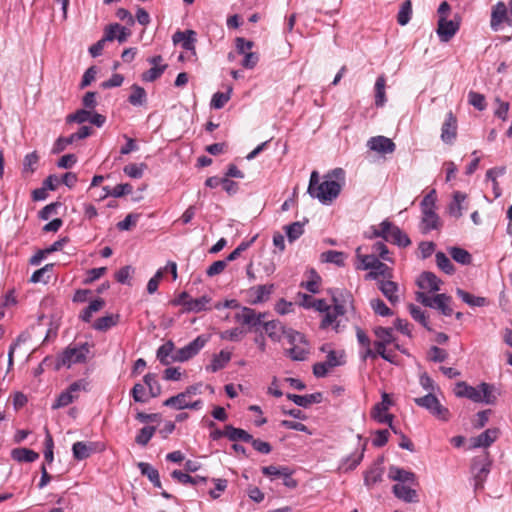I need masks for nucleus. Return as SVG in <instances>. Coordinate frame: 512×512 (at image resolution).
<instances>
[{
	"label": "nucleus",
	"mask_w": 512,
	"mask_h": 512,
	"mask_svg": "<svg viewBox=\"0 0 512 512\" xmlns=\"http://www.w3.org/2000/svg\"><path fill=\"white\" fill-rule=\"evenodd\" d=\"M478 390L480 391V403H485L488 405H493L496 403L497 395L494 385L482 382L480 385H478Z\"/></svg>",
	"instance_id": "obj_29"
},
{
	"label": "nucleus",
	"mask_w": 512,
	"mask_h": 512,
	"mask_svg": "<svg viewBox=\"0 0 512 512\" xmlns=\"http://www.w3.org/2000/svg\"><path fill=\"white\" fill-rule=\"evenodd\" d=\"M457 136V119L450 111L441 128V140L446 144H452Z\"/></svg>",
	"instance_id": "obj_12"
},
{
	"label": "nucleus",
	"mask_w": 512,
	"mask_h": 512,
	"mask_svg": "<svg viewBox=\"0 0 512 512\" xmlns=\"http://www.w3.org/2000/svg\"><path fill=\"white\" fill-rule=\"evenodd\" d=\"M231 360V353L227 351H220L213 356L211 364L206 367L207 371L217 372L223 369Z\"/></svg>",
	"instance_id": "obj_30"
},
{
	"label": "nucleus",
	"mask_w": 512,
	"mask_h": 512,
	"mask_svg": "<svg viewBox=\"0 0 512 512\" xmlns=\"http://www.w3.org/2000/svg\"><path fill=\"white\" fill-rule=\"evenodd\" d=\"M105 306V301L102 298H97L90 302V304L81 312L80 319L84 322H90L93 313L98 312Z\"/></svg>",
	"instance_id": "obj_38"
},
{
	"label": "nucleus",
	"mask_w": 512,
	"mask_h": 512,
	"mask_svg": "<svg viewBox=\"0 0 512 512\" xmlns=\"http://www.w3.org/2000/svg\"><path fill=\"white\" fill-rule=\"evenodd\" d=\"M172 40L174 44H181L184 50L190 51L193 55H196V32L194 30L176 31Z\"/></svg>",
	"instance_id": "obj_10"
},
{
	"label": "nucleus",
	"mask_w": 512,
	"mask_h": 512,
	"mask_svg": "<svg viewBox=\"0 0 512 512\" xmlns=\"http://www.w3.org/2000/svg\"><path fill=\"white\" fill-rule=\"evenodd\" d=\"M173 479L177 480L182 484H190L193 486H199L202 484H206L207 478L202 476H190L189 474L182 472L180 470H174L171 473Z\"/></svg>",
	"instance_id": "obj_27"
},
{
	"label": "nucleus",
	"mask_w": 512,
	"mask_h": 512,
	"mask_svg": "<svg viewBox=\"0 0 512 512\" xmlns=\"http://www.w3.org/2000/svg\"><path fill=\"white\" fill-rule=\"evenodd\" d=\"M345 184V171L335 168L324 175L320 183L318 171H312L307 192L312 198L318 199L322 204H331L340 194Z\"/></svg>",
	"instance_id": "obj_1"
},
{
	"label": "nucleus",
	"mask_w": 512,
	"mask_h": 512,
	"mask_svg": "<svg viewBox=\"0 0 512 512\" xmlns=\"http://www.w3.org/2000/svg\"><path fill=\"white\" fill-rule=\"evenodd\" d=\"M389 477L398 483L417 485V477L415 473L403 468L391 466L389 469Z\"/></svg>",
	"instance_id": "obj_17"
},
{
	"label": "nucleus",
	"mask_w": 512,
	"mask_h": 512,
	"mask_svg": "<svg viewBox=\"0 0 512 512\" xmlns=\"http://www.w3.org/2000/svg\"><path fill=\"white\" fill-rule=\"evenodd\" d=\"M119 28L118 23L110 24L105 28L104 37L89 48L92 57H98L102 54L104 45L107 41L115 40V30Z\"/></svg>",
	"instance_id": "obj_14"
},
{
	"label": "nucleus",
	"mask_w": 512,
	"mask_h": 512,
	"mask_svg": "<svg viewBox=\"0 0 512 512\" xmlns=\"http://www.w3.org/2000/svg\"><path fill=\"white\" fill-rule=\"evenodd\" d=\"M457 295L468 305L470 306H483L486 302V299L483 297H475L472 294L462 290L457 289Z\"/></svg>",
	"instance_id": "obj_54"
},
{
	"label": "nucleus",
	"mask_w": 512,
	"mask_h": 512,
	"mask_svg": "<svg viewBox=\"0 0 512 512\" xmlns=\"http://www.w3.org/2000/svg\"><path fill=\"white\" fill-rule=\"evenodd\" d=\"M333 307L340 314H346L349 310L354 311V299L352 294L344 289L330 290Z\"/></svg>",
	"instance_id": "obj_4"
},
{
	"label": "nucleus",
	"mask_w": 512,
	"mask_h": 512,
	"mask_svg": "<svg viewBox=\"0 0 512 512\" xmlns=\"http://www.w3.org/2000/svg\"><path fill=\"white\" fill-rule=\"evenodd\" d=\"M437 266L444 271L446 274H452L454 272V265L451 260L443 252H437L436 255Z\"/></svg>",
	"instance_id": "obj_55"
},
{
	"label": "nucleus",
	"mask_w": 512,
	"mask_h": 512,
	"mask_svg": "<svg viewBox=\"0 0 512 512\" xmlns=\"http://www.w3.org/2000/svg\"><path fill=\"white\" fill-rule=\"evenodd\" d=\"M286 397L294 402L297 406L307 408L311 404L320 403L322 401V393L316 392L308 395H297L288 393Z\"/></svg>",
	"instance_id": "obj_22"
},
{
	"label": "nucleus",
	"mask_w": 512,
	"mask_h": 512,
	"mask_svg": "<svg viewBox=\"0 0 512 512\" xmlns=\"http://www.w3.org/2000/svg\"><path fill=\"white\" fill-rule=\"evenodd\" d=\"M412 8H411V2L409 0H406L402 6L400 11L397 15V21L400 25L404 26L406 25L411 17Z\"/></svg>",
	"instance_id": "obj_62"
},
{
	"label": "nucleus",
	"mask_w": 512,
	"mask_h": 512,
	"mask_svg": "<svg viewBox=\"0 0 512 512\" xmlns=\"http://www.w3.org/2000/svg\"><path fill=\"white\" fill-rule=\"evenodd\" d=\"M385 87H386V79H385L384 75H381L376 79V82H375V105L377 107L384 106V104L386 102Z\"/></svg>",
	"instance_id": "obj_42"
},
{
	"label": "nucleus",
	"mask_w": 512,
	"mask_h": 512,
	"mask_svg": "<svg viewBox=\"0 0 512 512\" xmlns=\"http://www.w3.org/2000/svg\"><path fill=\"white\" fill-rule=\"evenodd\" d=\"M449 253L453 260H455L456 262H458L462 265H467V264L471 263V260H472L471 254L463 248L452 247V248H450Z\"/></svg>",
	"instance_id": "obj_46"
},
{
	"label": "nucleus",
	"mask_w": 512,
	"mask_h": 512,
	"mask_svg": "<svg viewBox=\"0 0 512 512\" xmlns=\"http://www.w3.org/2000/svg\"><path fill=\"white\" fill-rule=\"evenodd\" d=\"M417 284L423 290L437 292L440 290L442 281L434 273L426 271L419 276Z\"/></svg>",
	"instance_id": "obj_18"
},
{
	"label": "nucleus",
	"mask_w": 512,
	"mask_h": 512,
	"mask_svg": "<svg viewBox=\"0 0 512 512\" xmlns=\"http://www.w3.org/2000/svg\"><path fill=\"white\" fill-rule=\"evenodd\" d=\"M361 247L356 249V256L360 260L361 265L357 266L358 269L368 270L374 268L375 264L379 260L375 255H362L360 253Z\"/></svg>",
	"instance_id": "obj_51"
},
{
	"label": "nucleus",
	"mask_w": 512,
	"mask_h": 512,
	"mask_svg": "<svg viewBox=\"0 0 512 512\" xmlns=\"http://www.w3.org/2000/svg\"><path fill=\"white\" fill-rule=\"evenodd\" d=\"M188 399L181 392L175 396H172L164 401V405L168 407L175 408L177 410L187 409L188 407Z\"/></svg>",
	"instance_id": "obj_48"
},
{
	"label": "nucleus",
	"mask_w": 512,
	"mask_h": 512,
	"mask_svg": "<svg viewBox=\"0 0 512 512\" xmlns=\"http://www.w3.org/2000/svg\"><path fill=\"white\" fill-rule=\"evenodd\" d=\"M374 334L378 338L377 341L383 342L387 345L395 341L392 328L376 327L374 329Z\"/></svg>",
	"instance_id": "obj_53"
},
{
	"label": "nucleus",
	"mask_w": 512,
	"mask_h": 512,
	"mask_svg": "<svg viewBox=\"0 0 512 512\" xmlns=\"http://www.w3.org/2000/svg\"><path fill=\"white\" fill-rule=\"evenodd\" d=\"M94 451L93 444H87L85 442H75L72 446L73 456L77 460H84L88 458Z\"/></svg>",
	"instance_id": "obj_37"
},
{
	"label": "nucleus",
	"mask_w": 512,
	"mask_h": 512,
	"mask_svg": "<svg viewBox=\"0 0 512 512\" xmlns=\"http://www.w3.org/2000/svg\"><path fill=\"white\" fill-rule=\"evenodd\" d=\"M174 348V343L172 341H167L158 348L157 359L161 364L169 365L170 363L174 362L172 360Z\"/></svg>",
	"instance_id": "obj_34"
},
{
	"label": "nucleus",
	"mask_w": 512,
	"mask_h": 512,
	"mask_svg": "<svg viewBox=\"0 0 512 512\" xmlns=\"http://www.w3.org/2000/svg\"><path fill=\"white\" fill-rule=\"evenodd\" d=\"M441 226L439 216L434 210L422 211V219L420 229L423 234H427L431 230L439 229Z\"/></svg>",
	"instance_id": "obj_19"
},
{
	"label": "nucleus",
	"mask_w": 512,
	"mask_h": 512,
	"mask_svg": "<svg viewBox=\"0 0 512 512\" xmlns=\"http://www.w3.org/2000/svg\"><path fill=\"white\" fill-rule=\"evenodd\" d=\"M322 260L328 263H334L338 266H344L345 254L340 251L328 250L321 255Z\"/></svg>",
	"instance_id": "obj_50"
},
{
	"label": "nucleus",
	"mask_w": 512,
	"mask_h": 512,
	"mask_svg": "<svg viewBox=\"0 0 512 512\" xmlns=\"http://www.w3.org/2000/svg\"><path fill=\"white\" fill-rule=\"evenodd\" d=\"M378 288L391 304L394 305L399 302V296L397 294L398 285L396 282L389 279L378 280Z\"/></svg>",
	"instance_id": "obj_21"
},
{
	"label": "nucleus",
	"mask_w": 512,
	"mask_h": 512,
	"mask_svg": "<svg viewBox=\"0 0 512 512\" xmlns=\"http://www.w3.org/2000/svg\"><path fill=\"white\" fill-rule=\"evenodd\" d=\"M144 383L147 385L151 397L155 398L161 394V386L157 381L155 374H146L144 376Z\"/></svg>",
	"instance_id": "obj_49"
},
{
	"label": "nucleus",
	"mask_w": 512,
	"mask_h": 512,
	"mask_svg": "<svg viewBox=\"0 0 512 512\" xmlns=\"http://www.w3.org/2000/svg\"><path fill=\"white\" fill-rule=\"evenodd\" d=\"M226 437L230 441H243V442H249L252 440V435L249 434L247 431L241 429V428H235L232 425H227V433Z\"/></svg>",
	"instance_id": "obj_41"
},
{
	"label": "nucleus",
	"mask_w": 512,
	"mask_h": 512,
	"mask_svg": "<svg viewBox=\"0 0 512 512\" xmlns=\"http://www.w3.org/2000/svg\"><path fill=\"white\" fill-rule=\"evenodd\" d=\"M409 312L411 314V317L418 321L421 325H423L427 330H431V328L428 325V319L425 315V312L421 310L418 306L414 304H409L408 306Z\"/></svg>",
	"instance_id": "obj_57"
},
{
	"label": "nucleus",
	"mask_w": 512,
	"mask_h": 512,
	"mask_svg": "<svg viewBox=\"0 0 512 512\" xmlns=\"http://www.w3.org/2000/svg\"><path fill=\"white\" fill-rule=\"evenodd\" d=\"M414 402L422 408L428 410L434 417L442 421H448L450 418L449 410L444 407L437 397L429 392L427 395L415 398Z\"/></svg>",
	"instance_id": "obj_3"
},
{
	"label": "nucleus",
	"mask_w": 512,
	"mask_h": 512,
	"mask_svg": "<svg viewBox=\"0 0 512 512\" xmlns=\"http://www.w3.org/2000/svg\"><path fill=\"white\" fill-rule=\"evenodd\" d=\"M286 353L294 361H304L307 358L309 351L297 344L288 349Z\"/></svg>",
	"instance_id": "obj_64"
},
{
	"label": "nucleus",
	"mask_w": 512,
	"mask_h": 512,
	"mask_svg": "<svg viewBox=\"0 0 512 512\" xmlns=\"http://www.w3.org/2000/svg\"><path fill=\"white\" fill-rule=\"evenodd\" d=\"M370 306L373 311L380 316L386 317L393 314L391 309L380 298L372 299L370 301Z\"/></svg>",
	"instance_id": "obj_60"
},
{
	"label": "nucleus",
	"mask_w": 512,
	"mask_h": 512,
	"mask_svg": "<svg viewBox=\"0 0 512 512\" xmlns=\"http://www.w3.org/2000/svg\"><path fill=\"white\" fill-rule=\"evenodd\" d=\"M263 329L265 333L268 335V337L274 341L279 342L281 340V335L283 334L284 327L282 324L277 320H271L267 322H263Z\"/></svg>",
	"instance_id": "obj_28"
},
{
	"label": "nucleus",
	"mask_w": 512,
	"mask_h": 512,
	"mask_svg": "<svg viewBox=\"0 0 512 512\" xmlns=\"http://www.w3.org/2000/svg\"><path fill=\"white\" fill-rule=\"evenodd\" d=\"M365 451V445L363 446L362 450L358 454H351L348 457H346L340 464L339 470L343 472H348L351 470H354L362 461Z\"/></svg>",
	"instance_id": "obj_35"
},
{
	"label": "nucleus",
	"mask_w": 512,
	"mask_h": 512,
	"mask_svg": "<svg viewBox=\"0 0 512 512\" xmlns=\"http://www.w3.org/2000/svg\"><path fill=\"white\" fill-rule=\"evenodd\" d=\"M91 112L86 109L77 110L75 113L69 114L66 117L67 123H79L82 124L86 121H90Z\"/></svg>",
	"instance_id": "obj_61"
},
{
	"label": "nucleus",
	"mask_w": 512,
	"mask_h": 512,
	"mask_svg": "<svg viewBox=\"0 0 512 512\" xmlns=\"http://www.w3.org/2000/svg\"><path fill=\"white\" fill-rule=\"evenodd\" d=\"M285 231L289 242H293L304 233V223L299 221L293 222L285 226Z\"/></svg>",
	"instance_id": "obj_47"
},
{
	"label": "nucleus",
	"mask_w": 512,
	"mask_h": 512,
	"mask_svg": "<svg viewBox=\"0 0 512 512\" xmlns=\"http://www.w3.org/2000/svg\"><path fill=\"white\" fill-rule=\"evenodd\" d=\"M211 297L203 295L199 298L192 299L188 303L187 312L199 313L209 309Z\"/></svg>",
	"instance_id": "obj_39"
},
{
	"label": "nucleus",
	"mask_w": 512,
	"mask_h": 512,
	"mask_svg": "<svg viewBox=\"0 0 512 512\" xmlns=\"http://www.w3.org/2000/svg\"><path fill=\"white\" fill-rule=\"evenodd\" d=\"M499 435V430L496 428L487 429L481 434H479L477 437L473 438V447L474 448H487L489 447L493 442L496 441Z\"/></svg>",
	"instance_id": "obj_25"
},
{
	"label": "nucleus",
	"mask_w": 512,
	"mask_h": 512,
	"mask_svg": "<svg viewBox=\"0 0 512 512\" xmlns=\"http://www.w3.org/2000/svg\"><path fill=\"white\" fill-rule=\"evenodd\" d=\"M156 431L154 426H145L135 437V442L141 446H146Z\"/></svg>",
	"instance_id": "obj_52"
},
{
	"label": "nucleus",
	"mask_w": 512,
	"mask_h": 512,
	"mask_svg": "<svg viewBox=\"0 0 512 512\" xmlns=\"http://www.w3.org/2000/svg\"><path fill=\"white\" fill-rule=\"evenodd\" d=\"M454 393L457 397L468 398L476 403H480L481 400L480 391L478 390V387L475 388L473 386H470L464 381H460L456 384Z\"/></svg>",
	"instance_id": "obj_20"
},
{
	"label": "nucleus",
	"mask_w": 512,
	"mask_h": 512,
	"mask_svg": "<svg viewBox=\"0 0 512 512\" xmlns=\"http://www.w3.org/2000/svg\"><path fill=\"white\" fill-rule=\"evenodd\" d=\"M53 264H46L44 267L36 270L31 278H30V281L32 283H38V282H43V283H47L49 281V276H47L46 274L48 272H51L52 269H53Z\"/></svg>",
	"instance_id": "obj_58"
},
{
	"label": "nucleus",
	"mask_w": 512,
	"mask_h": 512,
	"mask_svg": "<svg viewBox=\"0 0 512 512\" xmlns=\"http://www.w3.org/2000/svg\"><path fill=\"white\" fill-rule=\"evenodd\" d=\"M167 68V65L154 66L142 74V80L146 82H153L158 79Z\"/></svg>",
	"instance_id": "obj_63"
},
{
	"label": "nucleus",
	"mask_w": 512,
	"mask_h": 512,
	"mask_svg": "<svg viewBox=\"0 0 512 512\" xmlns=\"http://www.w3.org/2000/svg\"><path fill=\"white\" fill-rule=\"evenodd\" d=\"M508 23V8L503 2H498L492 10L491 14V27L498 30V27L503 23Z\"/></svg>",
	"instance_id": "obj_23"
},
{
	"label": "nucleus",
	"mask_w": 512,
	"mask_h": 512,
	"mask_svg": "<svg viewBox=\"0 0 512 512\" xmlns=\"http://www.w3.org/2000/svg\"><path fill=\"white\" fill-rule=\"evenodd\" d=\"M147 165L141 164H128L123 168L124 173L133 179H140L143 176L144 170Z\"/></svg>",
	"instance_id": "obj_56"
},
{
	"label": "nucleus",
	"mask_w": 512,
	"mask_h": 512,
	"mask_svg": "<svg viewBox=\"0 0 512 512\" xmlns=\"http://www.w3.org/2000/svg\"><path fill=\"white\" fill-rule=\"evenodd\" d=\"M392 405V401L387 393L382 394V401L377 403L371 411V417L381 424L391 425V421L394 416L386 413L389 407Z\"/></svg>",
	"instance_id": "obj_7"
},
{
	"label": "nucleus",
	"mask_w": 512,
	"mask_h": 512,
	"mask_svg": "<svg viewBox=\"0 0 512 512\" xmlns=\"http://www.w3.org/2000/svg\"><path fill=\"white\" fill-rule=\"evenodd\" d=\"M81 389V382L77 381L72 383L66 390L60 393V395L57 397L55 402L52 405V409H59L62 407H66L69 404H71L77 396L75 393L80 391Z\"/></svg>",
	"instance_id": "obj_13"
},
{
	"label": "nucleus",
	"mask_w": 512,
	"mask_h": 512,
	"mask_svg": "<svg viewBox=\"0 0 512 512\" xmlns=\"http://www.w3.org/2000/svg\"><path fill=\"white\" fill-rule=\"evenodd\" d=\"M274 290V285H258L249 289L250 296L253 297L252 304L263 303L267 301Z\"/></svg>",
	"instance_id": "obj_24"
},
{
	"label": "nucleus",
	"mask_w": 512,
	"mask_h": 512,
	"mask_svg": "<svg viewBox=\"0 0 512 512\" xmlns=\"http://www.w3.org/2000/svg\"><path fill=\"white\" fill-rule=\"evenodd\" d=\"M392 491L398 499L406 503H416L419 501L417 491L410 484L396 483L393 485Z\"/></svg>",
	"instance_id": "obj_15"
},
{
	"label": "nucleus",
	"mask_w": 512,
	"mask_h": 512,
	"mask_svg": "<svg viewBox=\"0 0 512 512\" xmlns=\"http://www.w3.org/2000/svg\"><path fill=\"white\" fill-rule=\"evenodd\" d=\"M119 321V315H106L103 317L98 318L94 324L93 328L98 331H106L110 329L113 326H116Z\"/></svg>",
	"instance_id": "obj_40"
},
{
	"label": "nucleus",
	"mask_w": 512,
	"mask_h": 512,
	"mask_svg": "<svg viewBox=\"0 0 512 512\" xmlns=\"http://www.w3.org/2000/svg\"><path fill=\"white\" fill-rule=\"evenodd\" d=\"M367 146L370 150L380 154H392L396 149L395 143L385 136L371 137L367 142Z\"/></svg>",
	"instance_id": "obj_11"
},
{
	"label": "nucleus",
	"mask_w": 512,
	"mask_h": 512,
	"mask_svg": "<svg viewBox=\"0 0 512 512\" xmlns=\"http://www.w3.org/2000/svg\"><path fill=\"white\" fill-rule=\"evenodd\" d=\"M207 338L200 335L186 346L178 349L172 356V360L176 362H185L195 355L205 346Z\"/></svg>",
	"instance_id": "obj_5"
},
{
	"label": "nucleus",
	"mask_w": 512,
	"mask_h": 512,
	"mask_svg": "<svg viewBox=\"0 0 512 512\" xmlns=\"http://www.w3.org/2000/svg\"><path fill=\"white\" fill-rule=\"evenodd\" d=\"M38 161H39V156L37 155V153L35 151L27 154L23 160L22 172L24 174L25 173H33L36 170Z\"/></svg>",
	"instance_id": "obj_59"
},
{
	"label": "nucleus",
	"mask_w": 512,
	"mask_h": 512,
	"mask_svg": "<svg viewBox=\"0 0 512 512\" xmlns=\"http://www.w3.org/2000/svg\"><path fill=\"white\" fill-rule=\"evenodd\" d=\"M232 94V87L229 86L226 92H216L211 99V107L214 109H221L230 100Z\"/></svg>",
	"instance_id": "obj_45"
},
{
	"label": "nucleus",
	"mask_w": 512,
	"mask_h": 512,
	"mask_svg": "<svg viewBox=\"0 0 512 512\" xmlns=\"http://www.w3.org/2000/svg\"><path fill=\"white\" fill-rule=\"evenodd\" d=\"M90 353V345L85 342L80 345H69L57 358L54 370L58 371L65 366L70 368L73 364L84 363Z\"/></svg>",
	"instance_id": "obj_2"
},
{
	"label": "nucleus",
	"mask_w": 512,
	"mask_h": 512,
	"mask_svg": "<svg viewBox=\"0 0 512 512\" xmlns=\"http://www.w3.org/2000/svg\"><path fill=\"white\" fill-rule=\"evenodd\" d=\"M382 460L374 463L364 474V484L368 487L382 481L384 469L381 466Z\"/></svg>",
	"instance_id": "obj_26"
},
{
	"label": "nucleus",
	"mask_w": 512,
	"mask_h": 512,
	"mask_svg": "<svg viewBox=\"0 0 512 512\" xmlns=\"http://www.w3.org/2000/svg\"><path fill=\"white\" fill-rule=\"evenodd\" d=\"M344 314H340L338 313L337 310H335V308H329L326 312H325V315L321 321V324H320V327L322 329H326L328 328L329 326H333L334 330L335 331H338V328H339V322H337V317L338 316H343Z\"/></svg>",
	"instance_id": "obj_43"
},
{
	"label": "nucleus",
	"mask_w": 512,
	"mask_h": 512,
	"mask_svg": "<svg viewBox=\"0 0 512 512\" xmlns=\"http://www.w3.org/2000/svg\"><path fill=\"white\" fill-rule=\"evenodd\" d=\"M385 241H389L400 247H407L411 244V240L407 234L403 233L401 229L390 222V228L386 231Z\"/></svg>",
	"instance_id": "obj_16"
},
{
	"label": "nucleus",
	"mask_w": 512,
	"mask_h": 512,
	"mask_svg": "<svg viewBox=\"0 0 512 512\" xmlns=\"http://www.w3.org/2000/svg\"><path fill=\"white\" fill-rule=\"evenodd\" d=\"M466 199V195L460 191H456L453 195V201L449 205V213L455 218L462 216V202Z\"/></svg>",
	"instance_id": "obj_44"
},
{
	"label": "nucleus",
	"mask_w": 512,
	"mask_h": 512,
	"mask_svg": "<svg viewBox=\"0 0 512 512\" xmlns=\"http://www.w3.org/2000/svg\"><path fill=\"white\" fill-rule=\"evenodd\" d=\"M128 102L133 106H143L147 102V93L145 89L137 84L131 86V94Z\"/></svg>",
	"instance_id": "obj_33"
},
{
	"label": "nucleus",
	"mask_w": 512,
	"mask_h": 512,
	"mask_svg": "<svg viewBox=\"0 0 512 512\" xmlns=\"http://www.w3.org/2000/svg\"><path fill=\"white\" fill-rule=\"evenodd\" d=\"M460 28V17L455 15L453 19L439 18L436 33L441 42H449Z\"/></svg>",
	"instance_id": "obj_6"
},
{
	"label": "nucleus",
	"mask_w": 512,
	"mask_h": 512,
	"mask_svg": "<svg viewBox=\"0 0 512 512\" xmlns=\"http://www.w3.org/2000/svg\"><path fill=\"white\" fill-rule=\"evenodd\" d=\"M491 461L487 455L475 457L472 463V471L474 473L476 488L482 487L487 475L490 472Z\"/></svg>",
	"instance_id": "obj_9"
},
{
	"label": "nucleus",
	"mask_w": 512,
	"mask_h": 512,
	"mask_svg": "<svg viewBox=\"0 0 512 512\" xmlns=\"http://www.w3.org/2000/svg\"><path fill=\"white\" fill-rule=\"evenodd\" d=\"M264 313H257L254 309L249 307H241L235 314L234 319L236 322L248 326L250 329L255 328L262 324Z\"/></svg>",
	"instance_id": "obj_8"
},
{
	"label": "nucleus",
	"mask_w": 512,
	"mask_h": 512,
	"mask_svg": "<svg viewBox=\"0 0 512 512\" xmlns=\"http://www.w3.org/2000/svg\"><path fill=\"white\" fill-rule=\"evenodd\" d=\"M11 457L18 462H34L39 458V454L28 448H15L11 451Z\"/></svg>",
	"instance_id": "obj_32"
},
{
	"label": "nucleus",
	"mask_w": 512,
	"mask_h": 512,
	"mask_svg": "<svg viewBox=\"0 0 512 512\" xmlns=\"http://www.w3.org/2000/svg\"><path fill=\"white\" fill-rule=\"evenodd\" d=\"M380 276L390 279L392 277V270L385 263L378 260L374 268L366 275V278L378 281Z\"/></svg>",
	"instance_id": "obj_36"
},
{
	"label": "nucleus",
	"mask_w": 512,
	"mask_h": 512,
	"mask_svg": "<svg viewBox=\"0 0 512 512\" xmlns=\"http://www.w3.org/2000/svg\"><path fill=\"white\" fill-rule=\"evenodd\" d=\"M434 309L439 310L445 316H451L453 309L450 306L452 298L447 294H436L434 296Z\"/></svg>",
	"instance_id": "obj_31"
}]
</instances>
